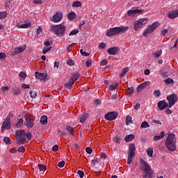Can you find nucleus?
<instances>
[{"mask_svg":"<svg viewBox=\"0 0 178 178\" xmlns=\"http://www.w3.org/2000/svg\"><path fill=\"white\" fill-rule=\"evenodd\" d=\"M129 31V26H118L110 29L107 32L106 35L107 37H113V35H118V34H123L126 33V31Z\"/></svg>","mask_w":178,"mask_h":178,"instance_id":"f257e3e1","label":"nucleus"},{"mask_svg":"<svg viewBox=\"0 0 178 178\" xmlns=\"http://www.w3.org/2000/svg\"><path fill=\"white\" fill-rule=\"evenodd\" d=\"M51 31L57 35V37H63L66 33V25L63 23L53 25L51 26Z\"/></svg>","mask_w":178,"mask_h":178,"instance_id":"f03ea898","label":"nucleus"},{"mask_svg":"<svg viewBox=\"0 0 178 178\" xmlns=\"http://www.w3.org/2000/svg\"><path fill=\"white\" fill-rule=\"evenodd\" d=\"M15 137L17 138V143L19 145L26 141V137L27 140H31V134L28 132L26 134L24 130H18L16 131Z\"/></svg>","mask_w":178,"mask_h":178,"instance_id":"7ed1b4c3","label":"nucleus"},{"mask_svg":"<svg viewBox=\"0 0 178 178\" xmlns=\"http://www.w3.org/2000/svg\"><path fill=\"white\" fill-rule=\"evenodd\" d=\"M165 146L169 151H176V136L173 134H168L165 140Z\"/></svg>","mask_w":178,"mask_h":178,"instance_id":"20e7f679","label":"nucleus"},{"mask_svg":"<svg viewBox=\"0 0 178 178\" xmlns=\"http://www.w3.org/2000/svg\"><path fill=\"white\" fill-rule=\"evenodd\" d=\"M142 166L144 172L143 178H152V173H154V172L148 163L145 161H143Z\"/></svg>","mask_w":178,"mask_h":178,"instance_id":"39448f33","label":"nucleus"},{"mask_svg":"<svg viewBox=\"0 0 178 178\" xmlns=\"http://www.w3.org/2000/svg\"><path fill=\"white\" fill-rule=\"evenodd\" d=\"M149 19L148 18H142L137 20H135L134 22V29L135 31H138L143 26H145L147 23H148Z\"/></svg>","mask_w":178,"mask_h":178,"instance_id":"423d86ee","label":"nucleus"},{"mask_svg":"<svg viewBox=\"0 0 178 178\" xmlns=\"http://www.w3.org/2000/svg\"><path fill=\"white\" fill-rule=\"evenodd\" d=\"M136 156V146L134 144L129 145V152H128V159H127V163L128 165H130L131 162H133V158Z\"/></svg>","mask_w":178,"mask_h":178,"instance_id":"0eeeda50","label":"nucleus"},{"mask_svg":"<svg viewBox=\"0 0 178 178\" xmlns=\"http://www.w3.org/2000/svg\"><path fill=\"white\" fill-rule=\"evenodd\" d=\"M10 127H12V124L10 123V115H8L1 126L2 133H3L5 130H9Z\"/></svg>","mask_w":178,"mask_h":178,"instance_id":"6e6552de","label":"nucleus"},{"mask_svg":"<svg viewBox=\"0 0 178 178\" xmlns=\"http://www.w3.org/2000/svg\"><path fill=\"white\" fill-rule=\"evenodd\" d=\"M143 13H144V10L138 9V8H133L128 10L127 15L131 17H134L136 15H143Z\"/></svg>","mask_w":178,"mask_h":178,"instance_id":"1a4fd4ad","label":"nucleus"},{"mask_svg":"<svg viewBox=\"0 0 178 178\" xmlns=\"http://www.w3.org/2000/svg\"><path fill=\"white\" fill-rule=\"evenodd\" d=\"M62 19H63V13L60 11L56 13L52 17H50V20L53 23H59Z\"/></svg>","mask_w":178,"mask_h":178,"instance_id":"9d476101","label":"nucleus"},{"mask_svg":"<svg viewBox=\"0 0 178 178\" xmlns=\"http://www.w3.org/2000/svg\"><path fill=\"white\" fill-rule=\"evenodd\" d=\"M168 101V108H172V105H175L178 99L177 95L172 94L167 97Z\"/></svg>","mask_w":178,"mask_h":178,"instance_id":"9b49d317","label":"nucleus"},{"mask_svg":"<svg viewBox=\"0 0 178 178\" xmlns=\"http://www.w3.org/2000/svg\"><path fill=\"white\" fill-rule=\"evenodd\" d=\"M35 77H36L38 80H40L41 81H47V77H48V74L47 73H40L38 72H35Z\"/></svg>","mask_w":178,"mask_h":178,"instance_id":"f8f14e48","label":"nucleus"},{"mask_svg":"<svg viewBox=\"0 0 178 178\" xmlns=\"http://www.w3.org/2000/svg\"><path fill=\"white\" fill-rule=\"evenodd\" d=\"M118 118V113L110 112L105 115V119L107 120H115Z\"/></svg>","mask_w":178,"mask_h":178,"instance_id":"ddd939ff","label":"nucleus"},{"mask_svg":"<svg viewBox=\"0 0 178 178\" xmlns=\"http://www.w3.org/2000/svg\"><path fill=\"white\" fill-rule=\"evenodd\" d=\"M120 51V48L119 47H111L108 49L107 52L109 54V55H118L119 52Z\"/></svg>","mask_w":178,"mask_h":178,"instance_id":"4468645a","label":"nucleus"},{"mask_svg":"<svg viewBox=\"0 0 178 178\" xmlns=\"http://www.w3.org/2000/svg\"><path fill=\"white\" fill-rule=\"evenodd\" d=\"M24 51H26V45L15 47L13 55H19V54H22Z\"/></svg>","mask_w":178,"mask_h":178,"instance_id":"2eb2a0df","label":"nucleus"},{"mask_svg":"<svg viewBox=\"0 0 178 178\" xmlns=\"http://www.w3.org/2000/svg\"><path fill=\"white\" fill-rule=\"evenodd\" d=\"M169 105L168 104V102H166L165 100L160 101L158 103V108L160 111H163V109H166Z\"/></svg>","mask_w":178,"mask_h":178,"instance_id":"dca6fc26","label":"nucleus"},{"mask_svg":"<svg viewBox=\"0 0 178 178\" xmlns=\"http://www.w3.org/2000/svg\"><path fill=\"white\" fill-rule=\"evenodd\" d=\"M151 82L149 81H146L144 82L143 83H141L138 88H137V92H141V91H143V90H144V88H145V87H147V86H150Z\"/></svg>","mask_w":178,"mask_h":178,"instance_id":"f3484780","label":"nucleus"},{"mask_svg":"<svg viewBox=\"0 0 178 178\" xmlns=\"http://www.w3.org/2000/svg\"><path fill=\"white\" fill-rule=\"evenodd\" d=\"M152 33H154V31L150 29L149 26H147L143 31V36L147 38V37H149Z\"/></svg>","mask_w":178,"mask_h":178,"instance_id":"a211bd4d","label":"nucleus"},{"mask_svg":"<svg viewBox=\"0 0 178 178\" xmlns=\"http://www.w3.org/2000/svg\"><path fill=\"white\" fill-rule=\"evenodd\" d=\"M168 17L170 19H176V17H178V9L168 13Z\"/></svg>","mask_w":178,"mask_h":178,"instance_id":"6ab92c4d","label":"nucleus"},{"mask_svg":"<svg viewBox=\"0 0 178 178\" xmlns=\"http://www.w3.org/2000/svg\"><path fill=\"white\" fill-rule=\"evenodd\" d=\"M25 124L28 127H33L34 126V122L31 117L29 116L26 118V122H25Z\"/></svg>","mask_w":178,"mask_h":178,"instance_id":"aec40b11","label":"nucleus"},{"mask_svg":"<svg viewBox=\"0 0 178 178\" xmlns=\"http://www.w3.org/2000/svg\"><path fill=\"white\" fill-rule=\"evenodd\" d=\"M80 77V74L75 73L73 74L71 78L70 79V82H72V84H74V81H76V80H79V78Z\"/></svg>","mask_w":178,"mask_h":178,"instance_id":"412c9836","label":"nucleus"},{"mask_svg":"<svg viewBox=\"0 0 178 178\" xmlns=\"http://www.w3.org/2000/svg\"><path fill=\"white\" fill-rule=\"evenodd\" d=\"M159 22H154L153 24L149 25V28L150 29H152L153 31H155V30H156V29H158V27H159Z\"/></svg>","mask_w":178,"mask_h":178,"instance_id":"4be33fe9","label":"nucleus"},{"mask_svg":"<svg viewBox=\"0 0 178 178\" xmlns=\"http://www.w3.org/2000/svg\"><path fill=\"white\" fill-rule=\"evenodd\" d=\"M67 17L69 20H74L77 17V15L76 13L72 11L67 14Z\"/></svg>","mask_w":178,"mask_h":178,"instance_id":"5701e85b","label":"nucleus"},{"mask_svg":"<svg viewBox=\"0 0 178 178\" xmlns=\"http://www.w3.org/2000/svg\"><path fill=\"white\" fill-rule=\"evenodd\" d=\"M165 137V131H161V134L159 136H155L154 137V141H159V140H162Z\"/></svg>","mask_w":178,"mask_h":178,"instance_id":"b1692460","label":"nucleus"},{"mask_svg":"<svg viewBox=\"0 0 178 178\" xmlns=\"http://www.w3.org/2000/svg\"><path fill=\"white\" fill-rule=\"evenodd\" d=\"M87 118H88V113H84L80 118L79 120L81 123H84L86 120H87Z\"/></svg>","mask_w":178,"mask_h":178,"instance_id":"393cba45","label":"nucleus"},{"mask_svg":"<svg viewBox=\"0 0 178 178\" xmlns=\"http://www.w3.org/2000/svg\"><path fill=\"white\" fill-rule=\"evenodd\" d=\"M134 138H135L134 135L130 134V135L127 136L124 138V140L126 141V143H130V141H132V140H134Z\"/></svg>","mask_w":178,"mask_h":178,"instance_id":"a878e982","label":"nucleus"},{"mask_svg":"<svg viewBox=\"0 0 178 178\" xmlns=\"http://www.w3.org/2000/svg\"><path fill=\"white\" fill-rule=\"evenodd\" d=\"M129 67L124 68L120 72V77H123L126 74L129 73Z\"/></svg>","mask_w":178,"mask_h":178,"instance_id":"bb28decb","label":"nucleus"},{"mask_svg":"<svg viewBox=\"0 0 178 178\" xmlns=\"http://www.w3.org/2000/svg\"><path fill=\"white\" fill-rule=\"evenodd\" d=\"M18 77L20 80H26V78L27 77V74L24 72H21L18 74Z\"/></svg>","mask_w":178,"mask_h":178,"instance_id":"cd10ccee","label":"nucleus"},{"mask_svg":"<svg viewBox=\"0 0 178 178\" xmlns=\"http://www.w3.org/2000/svg\"><path fill=\"white\" fill-rule=\"evenodd\" d=\"M44 31V29H42V27H41V26H38V28L35 30V35H41V34H42Z\"/></svg>","mask_w":178,"mask_h":178,"instance_id":"c85d7f7f","label":"nucleus"},{"mask_svg":"<svg viewBox=\"0 0 178 178\" xmlns=\"http://www.w3.org/2000/svg\"><path fill=\"white\" fill-rule=\"evenodd\" d=\"M40 123H42V124H47V123H48V117H47V115L42 116Z\"/></svg>","mask_w":178,"mask_h":178,"instance_id":"c756f323","label":"nucleus"},{"mask_svg":"<svg viewBox=\"0 0 178 178\" xmlns=\"http://www.w3.org/2000/svg\"><path fill=\"white\" fill-rule=\"evenodd\" d=\"M82 5L83 4L81 3V1H74L72 3V8H81Z\"/></svg>","mask_w":178,"mask_h":178,"instance_id":"7c9ffc66","label":"nucleus"},{"mask_svg":"<svg viewBox=\"0 0 178 178\" xmlns=\"http://www.w3.org/2000/svg\"><path fill=\"white\" fill-rule=\"evenodd\" d=\"M67 130L70 133L71 136H73V133H74V128L70 125H67L66 127Z\"/></svg>","mask_w":178,"mask_h":178,"instance_id":"2f4dec72","label":"nucleus"},{"mask_svg":"<svg viewBox=\"0 0 178 178\" xmlns=\"http://www.w3.org/2000/svg\"><path fill=\"white\" fill-rule=\"evenodd\" d=\"M119 86V83L116 82L114 85H111L108 86V90L110 91H113V90H116L118 88V86Z\"/></svg>","mask_w":178,"mask_h":178,"instance_id":"473e14b6","label":"nucleus"},{"mask_svg":"<svg viewBox=\"0 0 178 178\" xmlns=\"http://www.w3.org/2000/svg\"><path fill=\"white\" fill-rule=\"evenodd\" d=\"M133 123V118L130 115H127L126 118V124H131Z\"/></svg>","mask_w":178,"mask_h":178,"instance_id":"72a5a7b5","label":"nucleus"},{"mask_svg":"<svg viewBox=\"0 0 178 178\" xmlns=\"http://www.w3.org/2000/svg\"><path fill=\"white\" fill-rule=\"evenodd\" d=\"M31 27V22H28L22 24V29H30Z\"/></svg>","mask_w":178,"mask_h":178,"instance_id":"f704fd0d","label":"nucleus"},{"mask_svg":"<svg viewBox=\"0 0 178 178\" xmlns=\"http://www.w3.org/2000/svg\"><path fill=\"white\" fill-rule=\"evenodd\" d=\"M147 154L149 156L152 157V155L154 154V149L152 147H149L147 149Z\"/></svg>","mask_w":178,"mask_h":178,"instance_id":"c9c22d12","label":"nucleus"},{"mask_svg":"<svg viewBox=\"0 0 178 178\" xmlns=\"http://www.w3.org/2000/svg\"><path fill=\"white\" fill-rule=\"evenodd\" d=\"M51 49H52V47H47L44 46L43 48V50H42V54H45L49 52V51H51Z\"/></svg>","mask_w":178,"mask_h":178,"instance_id":"e433bc0d","label":"nucleus"},{"mask_svg":"<svg viewBox=\"0 0 178 178\" xmlns=\"http://www.w3.org/2000/svg\"><path fill=\"white\" fill-rule=\"evenodd\" d=\"M24 122V121L23 120V119L20 118L18 122L16 124V127H22V126H23Z\"/></svg>","mask_w":178,"mask_h":178,"instance_id":"4c0bfd02","label":"nucleus"},{"mask_svg":"<svg viewBox=\"0 0 178 178\" xmlns=\"http://www.w3.org/2000/svg\"><path fill=\"white\" fill-rule=\"evenodd\" d=\"M141 127H142V129H147V127H149V124H148V122L147 121H144L141 124Z\"/></svg>","mask_w":178,"mask_h":178,"instance_id":"58836bf2","label":"nucleus"},{"mask_svg":"<svg viewBox=\"0 0 178 178\" xmlns=\"http://www.w3.org/2000/svg\"><path fill=\"white\" fill-rule=\"evenodd\" d=\"M162 55V50H159L154 54V58H159Z\"/></svg>","mask_w":178,"mask_h":178,"instance_id":"ea45409f","label":"nucleus"},{"mask_svg":"<svg viewBox=\"0 0 178 178\" xmlns=\"http://www.w3.org/2000/svg\"><path fill=\"white\" fill-rule=\"evenodd\" d=\"M79 34V29H75L69 33L70 37Z\"/></svg>","mask_w":178,"mask_h":178,"instance_id":"a19ab883","label":"nucleus"},{"mask_svg":"<svg viewBox=\"0 0 178 178\" xmlns=\"http://www.w3.org/2000/svg\"><path fill=\"white\" fill-rule=\"evenodd\" d=\"M73 84V82H71L70 80L67 83L65 84V87L66 88H72Z\"/></svg>","mask_w":178,"mask_h":178,"instance_id":"79ce46f5","label":"nucleus"},{"mask_svg":"<svg viewBox=\"0 0 178 178\" xmlns=\"http://www.w3.org/2000/svg\"><path fill=\"white\" fill-rule=\"evenodd\" d=\"M165 83L166 84H173L175 83V81H173V79L168 78L165 80Z\"/></svg>","mask_w":178,"mask_h":178,"instance_id":"37998d69","label":"nucleus"},{"mask_svg":"<svg viewBox=\"0 0 178 178\" xmlns=\"http://www.w3.org/2000/svg\"><path fill=\"white\" fill-rule=\"evenodd\" d=\"M8 16V13L6 12H0V19H5Z\"/></svg>","mask_w":178,"mask_h":178,"instance_id":"c03bdc74","label":"nucleus"},{"mask_svg":"<svg viewBox=\"0 0 178 178\" xmlns=\"http://www.w3.org/2000/svg\"><path fill=\"white\" fill-rule=\"evenodd\" d=\"M39 169L40 170H42V172H45L47 170V166H45L44 165H39Z\"/></svg>","mask_w":178,"mask_h":178,"instance_id":"a18cd8bd","label":"nucleus"},{"mask_svg":"<svg viewBox=\"0 0 178 178\" xmlns=\"http://www.w3.org/2000/svg\"><path fill=\"white\" fill-rule=\"evenodd\" d=\"M6 54L3 52L0 53V60H5Z\"/></svg>","mask_w":178,"mask_h":178,"instance_id":"49530a36","label":"nucleus"},{"mask_svg":"<svg viewBox=\"0 0 178 178\" xmlns=\"http://www.w3.org/2000/svg\"><path fill=\"white\" fill-rule=\"evenodd\" d=\"M80 53L83 56H90V54L87 53L86 51H84V50L81 49Z\"/></svg>","mask_w":178,"mask_h":178,"instance_id":"de8ad7c7","label":"nucleus"},{"mask_svg":"<svg viewBox=\"0 0 178 178\" xmlns=\"http://www.w3.org/2000/svg\"><path fill=\"white\" fill-rule=\"evenodd\" d=\"M129 95H133V92H134V88L131 87L128 89L127 91Z\"/></svg>","mask_w":178,"mask_h":178,"instance_id":"09e8293b","label":"nucleus"},{"mask_svg":"<svg viewBox=\"0 0 178 178\" xmlns=\"http://www.w3.org/2000/svg\"><path fill=\"white\" fill-rule=\"evenodd\" d=\"M3 141L6 144H10V138L9 137H5Z\"/></svg>","mask_w":178,"mask_h":178,"instance_id":"8fccbe9b","label":"nucleus"},{"mask_svg":"<svg viewBox=\"0 0 178 178\" xmlns=\"http://www.w3.org/2000/svg\"><path fill=\"white\" fill-rule=\"evenodd\" d=\"M67 63L70 66H74V61H73V60H72V59H70V60H67Z\"/></svg>","mask_w":178,"mask_h":178,"instance_id":"3c124183","label":"nucleus"},{"mask_svg":"<svg viewBox=\"0 0 178 178\" xmlns=\"http://www.w3.org/2000/svg\"><path fill=\"white\" fill-rule=\"evenodd\" d=\"M77 175H79V176L81 178L84 177V172H83V171H81V170H78V171H77Z\"/></svg>","mask_w":178,"mask_h":178,"instance_id":"603ef678","label":"nucleus"},{"mask_svg":"<svg viewBox=\"0 0 178 178\" xmlns=\"http://www.w3.org/2000/svg\"><path fill=\"white\" fill-rule=\"evenodd\" d=\"M30 95L31 98H35V97H37V92H35V91H31Z\"/></svg>","mask_w":178,"mask_h":178,"instance_id":"864d4df0","label":"nucleus"},{"mask_svg":"<svg viewBox=\"0 0 178 178\" xmlns=\"http://www.w3.org/2000/svg\"><path fill=\"white\" fill-rule=\"evenodd\" d=\"M101 66H106L108 61L106 60H102L100 63Z\"/></svg>","mask_w":178,"mask_h":178,"instance_id":"5fc2aeb1","label":"nucleus"},{"mask_svg":"<svg viewBox=\"0 0 178 178\" xmlns=\"http://www.w3.org/2000/svg\"><path fill=\"white\" fill-rule=\"evenodd\" d=\"M22 26H23V22H17L16 24V27H17V29H22Z\"/></svg>","mask_w":178,"mask_h":178,"instance_id":"6e6d98bb","label":"nucleus"},{"mask_svg":"<svg viewBox=\"0 0 178 178\" xmlns=\"http://www.w3.org/2000/svg\"><path fill=\"white\" fill-rule=\"evenodd\" d=\"M154 97H161V91L160 90H156L154 92Z\"/></svg>","mask_w":178,"mask_h":178,"instance_id":"4d7b16f0","label":"nucleus"},{"mask_svg":"<svg viewBox=\"0 0 178 178\" xmlns=\"http://www.w3.org/2000/svg\"><path fill=\"white\" fill-rule=\"evenodd\" d=\"M106 47V44L104 42H101L99 44V48H100L101 49H104V48H105Z\"/></svg>","mask_w":178,"mask_h":178,"instance_id":"13d9d810","label":"nucleus"},{"mask_svg":"<svg viewBox=\"0 0 178 178\" xmlns=\"http://www.w3.org/2000/svg\"><path fill=\"white\" fill-rule=\"evenodd\" d=\"M18 152H26V149L24 148V147L21 146L18 148Z\"/></svg>","mask_w":178,"mask_h":178,"instance_id":"bf43d9fd","label":"nucleus"},{"mask_svg":"<svg viewBox=\"0 0 178 178\" xmlns=\"http://www.w3.org/2000/svg\"><path fill=\"white\" fill-rule=\"evenodd\" d=\"M168 33H169V30H168V29H163V31H161L162 35H166V34H168Z\"/></svg>","mask_w":178,"mask_h":178,"instance_id":"052dcab7","label":"nucleus"},{"mask_svg":"<svg viewBox=\"0 0 178 178\" xmlns=\"http://www.w3.org/2000/svg\"><path fill=\"white\" fill-rule=\"evenodd\" d=\"M44 47L52 48V47H51V42L49 41L44 42Z\"/></svg>","mask_w":178,"mask_h":178,"instance_id":"680f3d73","label":"nucleus"},{"mask_svg":"<svg viewBox=\"0 0 178 178\" xmlns=\"http://www.w3.org/2000/svg\"><path fill=\"white\" fill-rule=\"evenodd\" d=\"M58 168H63L65 166V161H62L58 164Z\"/></svg>","mask_w":178,"mask_h":178,"instance_id":"e2e57ef3","label":"nucleus"},{"mask_svg":"<svg viewBox=\"0 0 178 178\" xmlns=\"http://www.w3.org/2000/svg\"><path fill=\"white\" fill-rule=\"evenodd\" d=\"M86 151L88 154H92V149L91 147H87Z\"/></svg>","mask_w":178,"mask_h":178,"instance_id":"0e129e2a","label":"nucleus"},{"mask_svg":"<svg viewBox=\"0 0 178 178\" xmlns=\"http://www.w3.org/2000/svg\"><path fill=\"white\" fill-rule=\"evenodd\" d=\"M10 152L11 154H16V152H17V149H16V148H11V149H10Z\"/></svg>","mask_w":178,"mask_h":178,"instance_id":"69168bd1","label":"nucleus"},{"mask_svg":"<svg viewBox=\"0 0 178 178\" xmlns=\"http://www.w3.org/2000/svg\"><path fill=\"white\" fill-rule=\"evenodd\" d=\"M22 88H24V89H29L30 88V86L28 85V84H26V83H23L22 86Z\"/></svg>","mask_w":178,"mask_h":178,"instance_id":"338daca9","label":"nucleus"},{"mask_svg":"<svg viewBox=\"0 0 178 178\" xmlns=\"http://www.w3.org/2000/svg\"><path fill=\"white\" fill-rule=\"evenodd\" d=\"M86 66H87L88 67H90V66H91V61H90V60H88L86 61Z\"/></svg>","mask_w":178,"mask_h":178,"instance_id":"774afa93","label":"nucleus"}]
</instances>
